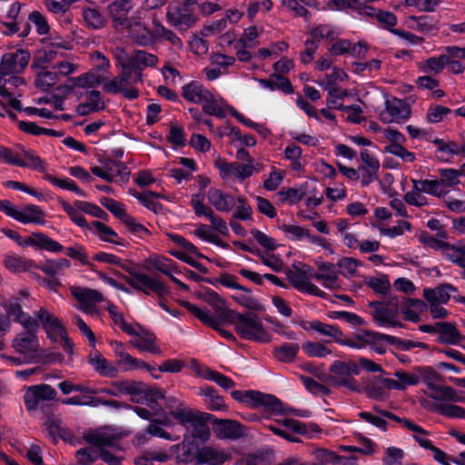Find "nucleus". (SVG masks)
I'll use <instances>...</instances> for the list:
<instances>
[{"mask_svg": "<svg viewBox=\"0 0 465 465\" xmlns=\"http://www.w3.org/2000/svg\"><path fill=\"white\" fill-rule=\"evenodd\" d=\"M413 189L434 196H440L442 190L440 189V182L438 180H411Z\"/></svg>", "mask_w": 465, "mask_h": 465, "instance_id": "obj_58", "label": "nucleus"}, {"mask_svg": "<svg viewBox=\"0 0 465 465\" xmlns=\"http://www.w3.org/2000/svg\"><path fill=\"white\" fill-rule=\"evenodd\" d=\"M117 363L124 371H130L139 369H146L149 371H154V368H151L144 361L131 356L125 351H118L116 350Z\"/></svg>", "mask_w": 465, "mask_h": 465, "instance_id": "obj_42", "label": "nucleus"}, {"mask_svg": "<svg viewBox=\"0 0 465 465\" xmlns=\"http://www.w3.org/2000/svg\"><path fill=\"white\" fill-rule=\"evenodd\" d=\"M265 428L290 442H300V439L296 436L302 435L312 438L313 433L322 431L321 428L315 423L306 424L298 420L283 418L274 420L272 422L264 425Z\"/></svg>", "mask_w": 465, "mask_h": 465, "instance_id": "obj_3", "label": "nucleus"}, {"mask_svg": "<svg viewBox=\"0 0 465 465\" xmlns=\"http://www.w3.org/2000/svg\"><path fill=\"white\" fill-rule=\"evenodd\" d=\"M99 163L104 166L107 174L114 177V182L116 177H119L121 182L128 181L131 172L123 162L115 161L111 158H104L100 159Z\"/></svg>", "mask_w": 465, "mask_h": 465, "instance_id": "obj_37", "label": "nucleus"}, {"mask_svg": "<svg viewBox=\"0 0 465 465\" xmlns=\"http://www.w3.org/2000/svg\"><path fill=\"white\" fill-rule=\"evenodd\" d=\"M44 178L51 183L53 185H55L57 187H60L64 190H68L71 192L75 193L78 195L81 196H86V194L78 187V185L74 183V181L69 179V178H56L49 173H46Z\"/></svg>", "mask_w": 465, "mask_h": 465, "instance_id": "obj_62", "label": "nucleus"}, {"mask_svg": "<svg viewBox=\"0 0 465 465\" xmlns=\"http://www.w3.org/2000/svg\"><path fill=\"white\" fill-rule=\"evenodd\" d=\"M45 212L35 204L24 205L20 210L17 209L15 220L22 223L45 224Z\"/></svg>", "mask_w": 465, "mask_h": 465, "instance_id": "obj_30", "label": "nucleus"}, {"mask_svg": "<svg viewBox=\"0 0 465 465\" xmlns=\"http://www.w3.org/2000/svg\"><path fill=\"white\" fill-rule=\"evenodd\" d=\"M75 457L77 460L74 465H92L97 460V454L93 445L78 450L75 452Z\"/></svg>", "mask_w": 465, "mask_h": 465, "instance_id": "obj_64", "label": "nucleus"}, {"mask_svg": "<svg viewBox=\"0 0 465 465\" xmlns=\"http://www.w3.org/2000/svg\"><path fill=\"white\" fill-rule=\"evenodd\" d=\"M398 309L404 320L418 322L420 315L428 310V305L419 299L401 297V301L398 300Z\"/></svg>", "mask_w": 465, "mask_h": 465, "instance_id": "obj_14", "label": "nucleus"}, {"mask_svg": "<svg viewBox=\"0 0 465 465\" xmlns=\"http://www.w3.org/2000/svg\"><path fill=\"white\" fill-rule=\"evenodd\" d=\"M230 458V455L212 447L201 449L198 464L222 465Z\"/></svg>", "mask_w": 465, "mask_h": 465, "instance_id": "obj_41", "label": "nucleus"}, {"mask_svg": "<svg viewBox=\"0 0 465 465\" xmlns=\"http://www.w3.org/2000/svg\"><path fill=\"white\" fill-rule=\"evenodd\" d=\"M207 198L209 203L221 213H229L235 206V198L232 194L214 187L208 190Z\"/></svg>", "mask_w": 465, "mask_h": 465, "instance_id": "obj_26", "label": "nucleus"}, {"mask_svg": "<svg viewBox=\"0 0 465 465\" xmlns=\"http://www.w3.org/2000/svg\"><path fill=\"white\" fill-rule=\"evenodd\" d=\"M277 195L281 203H287L292 205L301 202L306 196V192L302 186L300 188L282 189L277 193Z\"/></svg>", "mask_w": 465, "mask_h": 465, "instance_id": "obj_56", "label": "nucleus"}, {"mask_svg": "<svg viewBox=\"0 0 465 465\" xmlns=\"http://www.w3.org/2000/svg\"><path fill=\"white\" fill-rule=\"evenodd\" d=\"M143 391L138 396L139 403L146 401L147 404L153 408L154 399H165V390L159 387H147L144 383L141 382Z\"/></svg>", "mask_w": 465, "mask_h": 465, "instance_id": "obj_57", "label": "nucleus"}, {"mask_svg": "<svg viewBox=\"0 0 465 465\" xmlns=\"http://www.w3.org/2000/svg\"><path fill=\"white\" fill-rule=\"evenodd\" d=\"M212 92L198 81H192L182 87V96L188 102L202 104L211 98Z\"/></svg>", "mask_w": 465, "mask_h": 465, "instance_id": "obj_29", "label": "nucleus"}, {"mask_svg": "<svg viewBox=\"0 0 465 465\" xmlns=\"http://www.w3.org/2000/svg\"><path fill=\"white\" fill-rule=\"evenodd\" d=\"M332 374V383L336 387H344L352 391H359V382L353 378L361 372L360 366L354 361L336 360L329 368Z\"/></svg>", "mask_w": 465, "mask_h": 465, "instance_id": "obj_6", "label": "nucleus"}, {"mask_svg": "<svg viewBox=\"0 0 465 465\" xmlns=\"http://www.w3.org/2000/svg\"><path fill=\"white\" fill-rule=\"evenodd\" d=\"M231 396L236 401L245 404L251 409H262L260 413L242 414V417L248 421L255 422L262 420H271L273 417L290 412L282 401L272 394L252 390H236L231 391Z\"/></svg>", "mask_w": 465, "mask_h": 465, "instance_id": "obj_2", "label": "nucleus"}, {"mask_svg": "<svg viewBox=\"0 0 465 465\" xmlns=\"http://www.w3.org/2000/svg\"><path fill=\"white\" fill-rule=\"evenodd\" d=\"M443 255L446 258L457 264L459 267H465V245L458 242L457 244H450L448 242V246H445L442 251Z\"/></svg>", "mask_w": 465, "mask_h": 465, "instance_id": "obj_48", "label": "nucleus"}, {"mask_svg": "<svg viewBox=\"0 0 465 465\" xmlns=\"http://www.w3.org/2000/svg\"><path fill=\"white\" fill-rule=\"evenodd\" d=\"M318 272L315 280L322 282L325 288L333 289L338 287V271L336 265L331 262L317 263Z\"/></svg>", "mask_w": 465, "mask_h": 465, "instance_id": "obj_31", "label": "nucleus"}, {"mask_svg": "<svg viewBox=\"0 0 465 465\" xmlns=\"http://www.w3.org/2000/svg\"><path fill=\"white\" fill-rule=\"evenodd\" d=\"M148 264L150 267L154 268L165 275H171V272H175V262L166 257H150L148 260Z\"/></svg>", "mask_w": 465, "mask_h": 465, "instance_id": "obj_60", "label": "nucleus"}, {"mask_svg": "<svg viewBox=\"0 0 465 465\" xmlns=\"http://www.w3.org/2000/svg\"><path fill=\"white\" fill-rule=\"evenodd\" d=\"M29 60L30 53L25 50L18 49L15 53L5 54L1 59L0 76L22 73Z\"/></svg>", "mask_w": 465, "mask_h": 465, "instance_id": "obj_10", "label": "nucleus"}, {"mask_svg": "<svg viewBox=\"0 0 465 465\" xmlns=\"http://www.w3.org/2000/svg\"><path fill=\"white\" fill-rule=\"evenodd\" d=\"M361 160L362 163L359 166L358 171L361 172V185L368 186L370 183L379 179L378 172L380 169V162L378 158L369 153L368 150L361 152Z\"/></svg>", "mask_w": 465, "mask_h": 465, "instance_id": "obj_15", "label": "nucleus"}, {"mask_svg": "<svg viewBox=\"0 0 465 465\" xmlns=\"http://www.w3.org/2000/svg\"><path fill=\"white\" fill-rule=\"evenodd\" d=\"M428 391L426 395L436 401H441L440 403L465 401V392L456 391L450 386L430 384Z\"/></svg>", "mask_w": 465, "mask_h": 465, "instance_id": "obj_13", "label": "nucleus"}, {"mask_svg": "<svg viewBox=\"0 0 465 465\" xmlns=\"http://www.w3.org/2000/svg\"><path fill=\"white\" fill-rule=\"evenodd\" d=\"M59 203L64 211L67 213L70 219L78 226L82 228H90L85 217L82 214V211L77 207H74L63 199H59Z\"/></svg>", "mask_w": 465, "mask_h": 465, "instance_id": "obj_63", "label": "nucleus"}, {"mask_svg": "<svg viewBox=\"0 0 465 465\" xmlns=\"http://www.w3.org/2000/svg\"><path fill=\"white\" fill-rule=\"evenodd\" d=\"M200 395L203 398L208 409L213 411H226V405L223 396L219 395L216 390L211 386L202 387Z\"/></svg>", "mask_w": 465, "mask_h": 465, "instance_id": "obj_35", "label": "nucleus"}, {"mask_svg": "<svg viewBox=\"0 0 465 465\" xmlns=\"http://www.w3.org/2000/svg\"><path fill=\"white\" fill-rule=\"evenodd\" d=\"M302 150L295 143H291L284 149V157L291 161V169L292 171L300 172L304 167V163L302 161Z\"/></svg>", "mask_w": 465, "mask_h": 465, "instance_id": "obj_53", "label": "nucleus"}, {"mask_svg": "<svg viewBox=\"0 0 465 465\" xmlns=\"http://www.w3.org/2000/svg\"><path fill=\"white\" fill-rule=\"evenodd\" d=\"M259 83L264 88L271 91L281 90L284 94H291L294 92L292 83L279 74H272L267 79H260Z\"/></svg>", "mask_w": 465, "mask_h": 465, "instance_id": "obj_40", "label": "nucleus"}, {"mask_svg": "<svg viewBox=\"0 0 465 465\" xmlns=\"http://www.w3.org/2000/svg\"><path fill=\"white\" fill-rule=\"evenodd\" d=\"M57 47L64 48L65 46L62 44L51 43L50 45L37 50L31 65L32 69H46L48 64L54 61L58 56H64V53H58L56 51Z\"/></svg>", "mask_w": 465, "mask_h": 465, "instance_id": "obj_23", "label": "nucleus"}, {"mask_svg": "<svg viewBox=\"0 0 465 465\" xmlns=\"http://www.w3.org/2000/svg\"><path fill=\"white\" fill-rule=\"evenodd\" d=\"M336 38L335 33L332 30L331 26L329 25H320L316 27H313L310 31V38L307 40L313 41V43L319 45L320 41L322 39L334 40Z\"/></svg>", "mask_w": 465, "mask_h": 465, "instance_id": "obj_61", "label": "nucleus"}, {"mask_svg": "<svg viewBox=\"0 0 465 465\" xmlns=\"http://www.w3.org/2000/svg\"><path fill=\"white\" fill-rule=\"evenodd\" d=\"M21 246H32L35 249L45 250L50 252L64 251L62 244L43 232H33L31 236L22 240Z\"/></svg>", "mask_w": 465, "mask_h": 465, "instance_id": "obj_22", "label": "nucleus"}, {"mask_svg": "<svg viewBox=\"0 0 465 465\" xmlns=\"http://www.w3.org/2000/svg\"><path fill=\"white\" fill-rule=\"evenodd\" d=\"M91 225L95 229L96 234L102 241L116 245H124V240L119 238L117 232L105 223L99 221H94Z\"/></svg>", "mask_w": 465, "mask_h": 465, "instance_id": "obj_45", "label": "nucleus"}, {"mask_svg": "<svg viewBox=\"0 0 465 465\" xmlns=\"http://www.w3.org/2000/svg\"><path fill=\"white\" fill-rule=\"evenodd\" d=\"M41 70L35 75V85L36 88L47 92L57 84L59 76L56 72L45 71V69Z\"/></svg>", "mask_w": 465, "mask_h": 465, "instance_id": "obj_51", "label": "nucleus"}, {"mask_svg": "<svg viewBox=\"0 0 465 465\" xmlns=\"http://www.w3.org/2000/svg\"><path fill=\"white\" fill-rule=\"evenodd\" d=\"M89 363L102 376L114 378L118 375V369L97 351L90 354Z\"/></svg>", "mask_w": 465, "mask_h": 465, "instance_id": "obj_36", "label": "nucleus"}, {"mask_svg": "<svg viewBox=\"0 0 465 465\" xmlns=\"http://www.w3.org/2000/svg\"><path fill=\"white\" fill-rule=\"evenodd\" d=\"M300 347L297 343H283L273 351L274 357L282 362L294 361Z\"/></svg>", "mask_w": 465, "mask_h": 465, "instance_id": "obj_54", "label": "nucleus"}, {"mask_svg": "<svg viewBox=\"0 0 465 465\" xmlns=\"http://www.w3.org/2000/svg\"><path fill=\"white\" fill-rule=\"evenodd\" d=\"M173 450L177 451V460L183 463H190L196 461L198 464L200 447L199 441L190 437H184L182 443L176 444L172 447Z\"/></svg>", "mask_w": 465, "mask_h": 465, "instance_id": "obj_20", "label": "nucleus"}, {"mask_svg": "<svg viewBox=\"0 0 465 465\" xmlns=\"http://www.w3.org/2000/svg\"><path fill=\"white\" fill-rule=\"evenodd\" d=\"M424 298L428 302L431 317L433 319H444L448 315V311L442 307L447 303L450 295L449 292H424Z\"/></svg>", "mask_w": 465, "mask_h": 465, "instance_id": "obj_28", "label": "nucleus"}, {"mask_svg": "<svg viewBox=\"0 0 465 465\" xmlns=\"http://www.w3.org/2000/svg\"><path fill=\"white\" fill-rule=\"evenodd\" d=\"M303 352L309 357L326 358L332 350L319 341H306L302 345Z\"/></svg>", "mask_w": 465, "mask_h": 465, "instance_id": "obj_55", "label": "nucleus"}, {"mask_svg": "<svg viewBox=\"0 0 465 465\" xmlns=\"http://www.w3.org/2000/svg\"><path fill=\"white\" fill-rule=\"evenodd\" d=\"M35 330V329H26V331L19 334L13 341V347L17 352L27 354L37 350L38 340L36 335L34 333Z\"/></svg>", "mask_w": 465, "mask_h": 465, "instance_id": "obj_32", "label": "nucleus"}, {"mask_svg": "<svg viewBox=\"0 0 465 465\" xmlns=\"http://www.w3.org/2000/svg\"><path fill=\"white\" fill-rule=\"evenodd\" d=\"M139 332L136 337L130 341L131 344L140 351H146L153 354H161L162 351L156 344V337L153 332L144 331L140 325H137Z\"/></svg>", "mask_w": 465, "mask_h": 465, "instance_id": "obj_27", "label": "nucleus"}, {"mask_svg": "<svg viewBox=\"0 0 465 465\" xmlns=\"http://www.w3.org/2000/svg\"><path fill=\"white\" fill-rule=\"evenodd\" d=\"M57 392L49 384L41 383L32 385L25 389L24 393V403L28 411L45 412L50 402L55 400Z\"/></svg>", "mask_w": 465, "mask_h": 465, "instance_id": "obj_5", "label": "nucleus"}, {"mask_svg": "<svg viewBox=\"0 0 465 465\" xmlns=\"http://www.w3.org/2000/svg\"><path fill=\"white\" fill-rule=\"evenodd\" d=\"M309 329L316 331L321 335L329 337L331 341H334L338 344L341 342L343 337V332L337 325L324 323L321 321L310 322Z\"/></svg>", "mask_w": 465, "mask_h": 465, "instance_id": "obj_38", "label": "nucleus"}, {"mask_svg": "<svg viewBox=\"0 0 465 465\" xmlns=\"http://www.w3.org/2000/svg\"><path fill=\"white\" fill-rule=\"evenodd\" d=\"M384 123L403 122L411 117V107L403 100L394 98L386 101V111L380 115Z\"/></svg>", "mask_w": 465, "mask_h": 465, "instance_id": "obj_12", "label": "nucleus"}, {"mask_svg": "<svg viewBox=\"0 0 465 465\" xmlns=\"http://www.w3.org/2000/svg\"><path fill=\"white\" fill-rule=\"evenodd\" d=\"M430 410L450 419H465V409L451 403H433Z\"/></svg>", "mask_w": 465, "mask_h": 465, "instance_id": "obj_49", "label": "nucleus"}, {"mask_svg": "<svg viewBox=\"0 0 465 465\" xmlns=\"http://www.w3.org/2000/svg\"><path fill=\"white\" fill-rule=\"evenodd\" d=\"M35 315L43 324L47 336L51 340L55 341L58 337H65V328L63 326L61 321L54 314L44 308H40L39 311L35 312Z\"/></svg>", "mask_w": 465, "mask_h": 465, "instance_id": "obj_18", "label": "nucleus"}, {"mask_svg": "<svg viewBox=\"0 0 465 465\" xmlns=\"http://www.w3.org/2000/svg\"><path fill=\"white\" fill-rule=\"evenodd\" d=\"M398 299L388 305L377 303L373 311V319L380 325L384 327L395 326L396 318L399 313Z\"/></svg>", "mask_w": 465, "mask_h": 465, "instance_id": "obj_25", "label": "nucleus"}, {"mask_svg": "<svg viewBox=\"0 0 465 465\" xmlns=\"http://www.w3.org/2000/svg\"><path fill=\"white\" fill-rule=\"evenodd\" d=\"M383 414L386 415L388 419L398 421L401 423L402 426L407 430L413 431L415 434L412 437L414 440L420 445V447L425 450H430L433 448L431 440L428 439L429 431H427L421 426L415 424L411 420L405 418L401 419L391 411H386Z\"/></svg>", "mask_w": 465, "mask_h": 465, "instance_id": "obj_17", "label": "nucleus"}, {"mask_svg": "<svg viewBox=\"0 0 465 465\" xmlns=\"http://www.w3.org/2000/svg\"><path fill=\"white\" fill-rule=\"evenodd\" d=\"M213 426L214 431L220 439L237 440L244 434V427L236 420H216Z\"/></svg>", "mask_w": 465, "mask_h": 465, "instance_id": "obj_24", "label": "nucleus"}, {"mask_svg": "<svg viewBox=\"0 0 465 465\" xmlns=\"http://www.w3.org/2000/svg\"><path fill=\"white\" fill-rule=\"evenodd\" d=\"M134 0H112L105 7L108 18L116 30L131 29L133 26L129 14L134 6Z\"/></svg>", "mask_w": 465, "mask_h": 465, "instance_id": "obj_7", "label": "nucleus"}, {"mask_svg": "<svg viewBox=\"0 0 465 465\" xmlns=\"http://www.w3.org/2000/svg\"><path fill=\"white\" fill-rule=\"evenodd\" d=\"M203 377L208 381H214L218 386L226 391L234 388L236 385L231 378L217 371L211 370L210 368H206Z\"/></svg>", "mask_w": 465, "mask_h": 465, "instance_id": "obj_59", "label": "nucleus"}, {"mask_svg": "<svg viewBox=\"0 0 465 465\" xmlns=\"http://www.w3.org/2000/svg\"><path fill=\"white\" fill-rule=\"evenodd\" d=\"M77 304L74 307L85 314L98 313L97 304L104 302L102 292H72Z\"/></svg>", "mask_w": 465, "mask_h": 465, "instance_id": "obj_21", "label": "nucleus"}, {"mask_svg": "<svg viewBox=\"0 0 465 465\" xmlns=\"http://www.w3.org/2000/svg\"><path fill=\"white\" fill-rule=\"evenodd\" d=\"M3 262L5 267L14 273L29 272L32 269L36 268V263L33 260L25 259L15 254L5 255Z\"/></svg>", "mask_w": 465, "mask_h": 465, "instance_id": "obj_34", "label": "nucleus"}, {"mask_svg": "<svg viewBox=\"0 0 465 465\" xmlns=\"http://www.w3.org/2000/svg\"><path fill=\"white\" fill-rule=\"evenodd\" d=\"M71 267V262L65 258L60 259H48L42 264H36L35 269L41 270L48 276H55L62 272L64 270Z\"/></svg>", "mask_w": 465, "mask_h": 465, "instance_id": "obj_46", "label": "nucleus"}, {"mask_svg": "<svg viewBox=\"0 0 465 465\" xmlns=\"http://www.w3.org/2000/svg\"><path fill=\"white\" fill-rule=\"evenodd\" d=\"M9 316L14 317V321L20 322L25 329H36L38 324L35 319L22 311L21 305L15 302H10L6 310Z\"/></svg>", "mask_w": 465, "mask_h": 465, "instance_id": "obj_43", "label": "nucleus"}, {"mask_svg": "<svg viewBox=\"0 0 465 465\" xmlns=\"http://www.w3.org/2000/svg\"><path fill=\"white\" fill-rule=\"evenodd\" d=\"M188 434L184 437H190L195 439V440L205 441L210 437V430L208 425L201 419L200 416L195 418L192 423L186 427Z\"/></svg>", "mask_w": 465, "mask_h": 465, "instance_id": "obj_44", "label": "nucleus"}, {"mask_svg": "<svg viewBox=\"0 0 465 465\" xmlns=\"http://www.w3.org/2000/svg\"><path fill=\"white\" fill-rule=\"evenodd\" d=\"M182 304L185 308H187L188 311L192 314H193L197 319H199L202 322L217 331L222 337L227 340L233 339V335L232 334V332L221 328L219 320L214 315H213L209 311L203 310L198 306L190 303L189 302H183Z\"/></svg>", "mask_w": 465, "mask_h": 465, "instance_id": "obj_16", "label": "nucleus"}, {"mask_svg": "<svg viewBox=\"0 0 465 465\" xmlns=\"http://www.w3.org/2000/svg\"><path fill=\"white\" fill-rule=\"evenodd\" d=\"M438 327V341L440 343L457 345L461 340L462 336L456 328L455 324L449 322H436Z\"/></svg>", "mask_w": 465, "mask_h": 465, "instance_id": "obj_33", "label": "nucleus"}, {"mask_svg": "<svg viewBox=\"0 0 465 465\" xmlns=\"http://www.w3.org/2000/svg\"><path fill=\"white\" fill-rule=\"evenodd\" d=\"M449 62L450 59L442 54L439 56H433L421 62L419 64V69L425 74H438L443 71Z\"/></svg>", "mask_w": 465, "mask_h": 465, "instance_id": "obj_47", "label": "nucleus"}, {"mask_svg": "<svg viewBox=\"0 0 465 465\" xmlns=\"http://www.w3.org/2000/svg\"><path fill=\"white\" fill-rule=\"evenodd\" d=\"M82 16L85 25L90 29H101L106 25V18L99 7L84 6Z\"/></svg>", "mask_w": 465, "mask_h": 465, "instance_id": "obj_39", "label": "nucleus"}, {"mask_svg": "<svg viewBox=\"0 0 465 465\" xmlns=\"http://www.w3.org/2000/svg\"><path fill=\"white\" fill-rule=\"evenodd\" d=\"M199 297L209 303L221 318L233 322L236 332L242 339L261 342L270 341V335L264 329L262 322L254 314L238 313L229 309L227 302L218 292H199Z\"/></svg>", "mask_w": 465, "mask_h": 465, "instance_id": "obj_1", "label": "nucleus"}, {"mask_svg": "<svg viewBox=\"0 0 465 465\" xmlns=\"http://www.w3.org/2000/svg\"><path fill=\"white\" fill-rule=\"evenodd\" d=\"M395 338L390 335L381 334L374 331H364L361 334H357L355 340L344 339L342 337L340 345L348 346L353 349H363L367 344H378L383 341H392Z\"/></svg>", "mask_w": 465, "mask_h": 465, "instance_id": "obj_19", "label": "nucleus"}, {"mask_svg": "<svg viewBox=\"0 0 465 465\" xmlns=\"http://www.w3.org/2000/svg\"><path fill=\"white\" fill-rule=\"evenodd\" d=\"M203 193L193 194L192 196L191 205L195 215L198 217L205 216L211 223V228L222 235H228L229 230L226 222L220 215L216 214L210 206L203 204Z\"/></svg>", "mask_w": 465, "mask_h": 465, "instance_id": "obj_8", "label": "nucleus"}, {"mask_svg": "<svg viewBox=\"0 0 465 465\" xmlns=\"http://www.w3.org/2000/svg\"><path fill=\"white\" fill-rule=\"evenodd\" d=\"M106 80L104 77L95 74L93 72H87L76 77H70L69 82L73 83L74 86L80 88H91L101 84Z\"/></svg>", "mask_w": 465, "mask_h": 465, "instance_id": "obj_50", "label": "nucleus"}, {"mask_svg": "<svg viewBox=\"0 0 465 465\" xmlns=\"http://www.w3.org/2000/svg\"><path fill=\"white\" fill-rule=\"evenodd\" d=\"M166 20L172 26L186 30L196 23L197 16L193 14L191 6L176 4L168 6Z\"/></svg>", "mask_w": 465, "mask_h": 465, "instance_id": "obj_9", "label": "nucleus"}, {"mask_svg": "<svg viewBox=\"0 0 465 465\" xmlns=\"http://www.w3.org/2000/svg\"><path fill=\"white\" fill-rule=\"evenodd\" d=\"M143 391L141 381L133 380L115 381L111 383L110 388L101 390L102 393H105L114 397H121L124 395H130L133 402L139 403L138 396Z\"/></svg>", "mask_w": 465, "mask_h": 465, "instance_id": "obj_11", "label": "nucleus"}, {"mask_svg": "<svg viewBox=\"0 0 465 465\" xmlns=\"http://www.w3.org/2000/svg\"><path fill=\"white\" fill-rule=\"evenodd\" d=\"M170 423L168 418H164L163 420H154L146 428V432L151 436L162 438L167 440L176 441L180 439L179 435H173L163 429V425H168Z\"/></svg>", "mask_w": 465, "mask_h": 465, "instance_id": "obj_52", "label": "nucleus"}, {"mask_svg": "<svg viewBox=\"0 0 465 465\" xmlns=\"http://www.w3.org/2000/svg\"><path fill=\"white\" fill-rule=\"evenodd\" d=\"M85 440L93 445L97 454V460L101 459L109 465H119L121 459L111 450L119 449V438L108 431H95L85 436Z\"/></svg>", "mask_w": 465, "mask_h": 465, "instance_id": "obj_4", "label": "nucleus"}]
</instances>
